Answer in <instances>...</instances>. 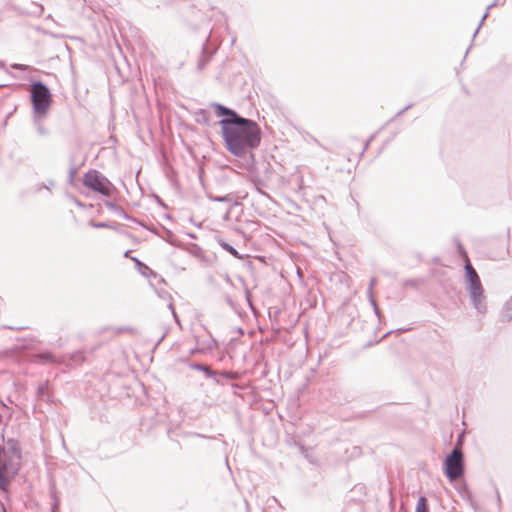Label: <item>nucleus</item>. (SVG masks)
<instances>
[{"instance_id":"f257e3e1","label":"nucleus","mask_w":512,"mask_h":512,"mask_svg":"<svg viewBox=\"0 0 512 512\" xmlns=\"http://www.w3.org/2000/svg\"><path fill=\"white\" fill-rule=\"evenodd\" d=\"M211 107L220 118L213 125H220L221 136L228 152L244 159V167L251 171L256 164L254 150L262 140V130L258 123L240 115L236 110L224 104L213 102Z\"/></svg>"},{"instance_id":"f03ea898","label":"nucleus","mask_w":512,"mask_h":512,"mask_svg":"<svg viewBox=\"0 0 512 512\" xmlns=\"http://www.w3.org/2000/svg\"><path fill=\"white\" fill-rule=\"evenodd\" d=\"M22 453L19 442L9 438L0 445V486L7 488L20 470Z\"/></svg>"},{"instance_id":"7ed1b4c3","label":"nucleus","mask_w":512,"mask_h":512,"mask_svg":"<svg viewBox=\"0 0 512 512\" xmlns=\"http://www.w3.org/2000/svg\"><path fill=\"white\" fill-rule=\"evenodd\" d=\"M464 281L473 307L478 313L484 314L487 310V306L484 302V288L480 277L471 262H466L464 264Z\"/></svg>"},{"instance_id":"20e7f679","label":"nucleus","mask_w":512,"mask_h":512,"mask_svg":"<svg viewBox=\"0 0 512 512\" xmlns=\"http://www.w3.org/2000/svg\"><path fill=\"white\" fill-rule=\"evenodd\" d=\"M30 86L32 91L29 99L32 105V114L37 117H47L53 104L50 88L42 80L36 79L31 80Z\"/></svg>"},{"instance_id":"39448f33","label":"nucleus","mask_w":512,"mask_h":512,"mask_svg":"<svg viewBox=\"0 0 512 512\" xmlns=\"http://www.w3.org/2000/svg\"><path fill=\"white\" fill-rule=\"evenodd\" d=\"M82 183L88 189L105 197H111L118 192L114 184L96 169H90L84 173Z\"/></svg>"},{"instance_id":"423d86ee","label":"nucleus","mask_w":512,"mask_h":512,"mask_svg":"<svg viewBox=\"0 0 512 512\" xmlns=\"http://www.w3.org/2000/svg\"><path fill=\"white\" fill-rule=\"evenodd\" d=\"M442 470L445 477L452 482L457 477H463L465 474V455L462 449L454 447L446 454Z\"/></svg>"},{"instance_id":"0eeeda50","label":"nucleus","mask_w":512,"mask_h":512,"mask_svg":"<svg viewBox=\"0 0 512 512\" xmlns=\"http://www.w3.org/2000/svg\"><path fill=\"white\" fill-rule=\"evenodd\" d=\"M216 52V48L208 43V40H206L202 44L201 53L197 60V70L203 71L207 64L211 61L213 55Z\"/></svg>"},{"instance_id":"6e6552de","label":"nucleus","mask_w":512,"mask_h":512,"mask_svg":"<svg viewBox=\"0 0 512 512\" xmlns=\"http://www.w3.org/2000/svg\"><path fill=\"white\" fill-rule=\"evenodd\" d=\"M30 361L39 364H57L58 359L54 353L48 350L34 352L30 356Z\"/></svg>"},{"instance_id":"1a4fd4ad","label":"nucleus","mask_w":512,"mask_h":512,"mask_svg":"<svg viewBox=\"0 0 512 512\" xmlns=\"http://www.w3.org/2000/svg\"><path fill=\"white\" fill-rule=\"evenodd\" d=\"M188 366L192 370L202 372L206 378L212 379L216 384H222V381L218 379V372L211 369L210 366L199 362H191Z\"/></svg>"},{"instance_id":"9d476101","label":"nucleus","mask_w":512,"mask_h":512,"mask_svg":"<svg viewBox=\"0 0 512 512\" xmlns=\"http://www.w3.org/2000/svg\"><path fill=\"white\" fill-rule=\"evenodd\" d=\"M133 262L135 263V267L140 274L149 278L150 281L152 279H157L158 283H163L164 279L159 276L154 270H152L147 264L139 260L137 257H132Z\"/></svg>"},{"instance_id":"9b49d317","label":"nucleus","mask_w":512,"mask_h":512,"mask_svg":"<svg viewBox=\"0 0 512 512\" xmlns=\"http://www.w3.org/2000/svg\"><path fill=\"white\" fill-rule=\"evenodd\" d=\"M104 205L107 207V209H109L110 211L118 214L123 219L131 221V222H133L135 224H140V220L139 219L130 216L120 205H118L114 201L105 200L104 201Z\"/></svg>"},{"instance_id":"f8f14e48","label":"nucleus","mask_w":512,"mask_h":512,"mask_svg":"<svg viewBox=\"0 0 512 512\" xmlns=\"http://www.w3.org/2000/svg\"><path fill=\"white\" fill-rule=\"evenodd\" d=\"M49 496L51 498V511H58L60 508V497L54 480L49 482Z\"/></svg>"},{"instance_id":"ddd939ff","label":"nucleus","mask_w":512,"mask_h":512,"mask_svg":"<svg viewBox=\"0 0 512 512\" xmlns=\"http://www.w3.org/2000/svg\"><path fill=\"white\" fill-rule=\"evenodd\" d=\"M195 122L200 125L211 126V115L205 109H198L194 112Z\"/></svg>"},{"instance_id":"4468645a","label":"nucleus","mask_w":512,"mask_h":512,"mask_svg":"<svg viewBox=\"0 0 512 512\" xmlns=\"http://www.w3.org/2000/svg\"><path fill=\"white\" fill-rule=\"evenodd\" d=\"M217 242L221 246L222 249H224L226 252H228L234 258L239 259V260H241L243 258V255L240 254L236 248H234L230 243H228L224 239L219 238L217 240Z\"/></svg>"},{"instance_id":"2eb2a0df","label":"nucleus","mask_w":512,"mask_h":512,"mask_svg":"<svg viewBox=\"0 0 512 512\" xmlns=\"http://www.w3.org/2000/svg\"><path fill=\"white\" fill-rule=\"evenodd\" d=\"M36 393H37V397L40 400L49 402L51 395H50V391H49L48 382L39 384L37 387Z\"/></svg>"},{"instance_id":"dca6fc26","label":"nucleus","mask_w":512,"mask_h":512,"mask_svg":"<svg viewBox=\"0 0 512 512\" xmlns=\"http://www.w3.org/2000/svg\"><path fill=\"white\" fill-rule=\"evenodd\" d=\"M13 415V410L7 406L0 398V424L6 419L10 420Z\"/></svg>"},{"instance_id":"f3484780","label":"nucleus","mask_w":512,"mask_h":512,"mask_svg":"<svg viewBox=\"0 0 512 512\" xmlns=\"http://www.w3.org/2000/svg\"><path fill=\"white\" fill-rule=\"evenodd\" d=\"M45 118L46 117H37L35 114H32V119H33L34 125L36 127L37 133L40 136H47L49 134V130L47 128H45L41 123L42 120Z\"/></svg>"},{"instance_id":"a211bd4d","label":"nucleus","mask_w":512,"mask_h":512,"mask_svg":"<svg viewBox=\"0 0 512 512\" xmlns=\"http://www.w3.org/2000/svg\"><path fill=\"white\" fill-rule=\"evenodd\" d=\"M208 198L213 202H223V203H232L234 205H237V202H234V196L233 194H226V195H212L209 194Z\"/></svg>"},{"instance_id":"6ab92c4d","label":"nucleus","mask_w":512,"mask_h":512,"mask_svg":"<svg viewBox=\"0 0 512 512\" xmlns=\"http://www.w3.org/2000/svg\"><path fill=\"white\" fill-rule=\"evenodd\" d=\"M454 243L456 245V251L459 257L466 262H470L468 252L466 251L464 245L458 238H454Z\"/></svg>"},{"instance_id":"aec40b11","label":"nucleus","mask_w":512,"mask_h":512,"mask_svg":"<svg viewBox=\"0 0 512 512\" xmlns=\"http://www.w3.org/2000/svg\"><path fill=\"white\" fill-rule=\"evenodd\" d=\"M502 320L511 321L512 320V296L505 303L502 311H501Z\"/></svg>"},{"instance_id":"412c9836","label":"nucleus","mask_w":512,"mask_h":512,"mask_svg":"<svg viewBox=\"0 0 512 512\" xmlns=\"http://www.w3.org/2000/svg\"><path fill=\"white\" fill-rule=\"evenodd\" d=\"M415 512H430V507L427 498L420 495L415 507Z\"/></svg>"},{"instance_id":"4be33fe9","label":"nucleus","mask_w":512,"mask_h":512,"mask_svg":"<svg viewBox=\"0 0 512 512\" xmlns=\"http://www.w3.org/2000/svg\"><path fill=\"white\" fill-rule=\"evenodd\" d=\"M88 225L90 227L98 228V229H100V228L113 229V230L117 229V224H115V223L106 222V221L96 222V221H94L92 219L89 220Z\"/></svg>"},{"instance_id":"5701e85b","label":"nucleus","mask_w":512,"mask_h":512,"mask_svg":"<svg viewBox=\"0 0 512 512\" xmlns=\"http://www.w3.org/2000/svg\"><path fill=\"white\" fill-rule=\"evenodd\" d=\"M460 494L464 499H468L471 502V506L473 509L477 512L479 510L478 504L473 500L472 494L468 489V486L466 483L463 484V488L460 490Z\"/></svg>"},{"instance_id":"b1692460","label":"nucleus","mask_w":512,"mask_h":512,"mask_svg":"<svg viewBox=\"0 0 512 512\" xmlns=\"http://www.w3.org/2000/svg\"><path fill=\"white\" fill-rule=\"evenodd\" d=\"M422 283H423V279L422 278H411V279L404 280L402 282V286L404 288L412 287V288L417 289Z\"/></svg>"},{"instance_id":"393cba45","label":"nucleus","mask_w":512,"mask_h":512,"mask_svg":"<svg viewBox=\"0 0 512 512\" xmlns=\"http://www.w3.org/2000/svg\"><path fill=\"white\" fill-rule=\"evenodd\" d=\"M70 359L75 364H81L86 360V357L83 351L77 350L71 354Z\"/></svg>"},{"instance_id":"a878e982","label":"nucleus","mask_w":512,"mask_h":512,"mask_svg":"<svg viewBox=\"0 0 512 512\" xmlns=\"http://www.w3.org/2000/svg\"><path fill=\"white\" fill-rule=\"evenodd\" d=\"M218 379H220L221 381L223 380H235L236 379V376H235V373L231 370H223L221 372H218ZM224 382H222L221 385H223Z\"/></svg>"},{"instance_id":"bb28decb","label":"nucleus","mask_w":512,"mask_h":512,"mask_svg":"<svg viewBox=\"0 0 512 512\" xmlns=\"http://www.w3.org/2000/svg\"><path fill=\"white\" fill-rule=\"evenodd\" d=\"M55 186V182L52 179H48L46 182H41L35 185V192H40L42 189L51 190Z\"/></svg>"},{"instance_id":"cd10ccee","label":"nucleus","mask_w":512,"mask_h":512,"mask_svg":"<svg viewBox=\"0 0 512 512\" xmlns=\"http://www.w3.org/2000/svg\"><path fill=\"white\" fill-rule=\"evenodd\" d=\"M10 67L12 69H15V70H18V71H21V72H31V71L35 70L31 66L26 65V64H21V63H13V64L10 65Z\"/></svg>"},{"instance_id":"c85d7f7f","label":"nucleus","mask_w":512,"mask_h":512,"mask_svg":"<svg viewBox=\"0 0 512 512\" xmlns=\"http://www.w3.org/2000/svg\"><path fill=\"white\" fill-rule=\"evenodd\" d=\"M413 103H410L408 105H406L403 109H401L400 111H398L394 117H392L391 119H389L385 125H388L390 124L391 122H393L396 118L402 116L405 112H407L408 110H410L412 107H413Z\"/></svg>"},{"instance_id":"c756f323","label":"nucleus","mask_w":512,"mask_h":512,"mask_svg":"<svg viewBox=\"0 0 512 512\" xmlns=\"http://www.w3.org/2000/svg\"><path fill=\"white\" fill-rule=\"evenodd\" d=\"M78 171V167L77 166H71L69 171H68V182L70 185H74L75 184V176H76V173Z\"/></svg>"},{"instance_id":"7c9ffc66","label":"nucleus","mask_w":512,"mask_h":512,"mask_svg":"<svg viewBox=\"0 0 512 512\" xmlns=\"http://www.w3.org/2000/svg\"><path fill=\"white\" fill-rule=\"evenodd\" d=\"M465 436H466V431L463 430L461 431L458 435H457V438H456V443H455V446L454 447H458L461 449V447L463 446L464 442H465Z\"/></svg>"},{"instance_id":"2f4dec72","label":"nucleus","mask_w":512,"mask_h":512,"mask_svg":"<svg viewBox=\"0 0 512 512\" xmlns=\"http://www.w3.org/2000/svg\"><path fill=\"white\" fill-rule=\"evenodd\" d=\"M368 297H369V302H370L371 306L373 307V310H374L376 316L378 318H380V310L377 306V302H376L375 298L373 297V294L372 293L368 294Z\"/></svg>"},{"instance_id":"473e14b6","label":"nucleus","mask_w":512,"mask_h":512,"mask_svg":"<svg viewBox=\"0 0 512 512\" xmlns=\"http://www.w3.org/2000/svg\"><path fill=\"white\" fill-rule=\"evenodd\" d=\"M368 297H369V302H370L371 306L373 307V310H374L376 316L378 318H380V310L377 306V302H376L375 298L373 297V294L372 293L368 294Z\"/></svg>"},{"instance_id":"72a5a7b5","label":"nucleus","mask_w":512,"mask_h":512,"mask_svg":"<svg viewBox=\"0 0 512 512\" xmlns=\"http://www.w3.org/2000/svg\"><path fill=\"white\" fill-rule=\"evenodd\" d=\"M225 301L233 309L235 313L240 314L238 310L239 305L229 295L225 297Z\"/></svg>"},{"instance_id":"f704fd0d","label":"nucleus","mask_w":512,"mask_h":512,"mask_svg":"<svg viewBox=\"0 0 512 512\" xmlns=\"http://www.w3.org/2000/svg\"><path fill=\"white\" fill-rule=\"evenodd\" d=\"M489 11H490V10H487V9H486L485 13L483 14V16H482V18H481V20H480V22H479V24H478V26H477L476 30L474 31L473 39L476 37V35L478 34V32H479V30L481 29L482 25L484 24V22H485L486 18H487V17H488V15H489Z\"/></svg>"},{"instance_id":"c9c22d12","label":"nucleus","mask_w":512,"mask_h":512,"mask_svg":"<svg viewBox=\"0 0 512 512\" xmlns=\"http://www.w3.org/2000/svg\"><path fill=\"white\" fill-rule=\"evenodd\" d=\"M68 198L71 201H73V203H75V205H77L78 207H80V208H84L85 207V204L82 201H80L76 196H74L72 194H69Z\"/></svg>"},{"instance_id":"e433bc0d","label":"nucleus","mask_w":512,"mask_h":512,"mask_svg":"<svg viewBox=\"0 0 512 512\" xmlns=\"http://www.w3.org/2000/svg\"><path fill=\"white\" fill-rule=\"evenodd\" d=\"M168 308L171 310V313H172V315H173L174 320H175L177 323H179V321H180V320H179V317H178V315H177V313H176V311H175L174 304H173L172 302H169V304H168Z\"/></svg>"},{"instance_id":"4c0bfd02","label":"nucleus","mask_w":512,"mask_h":512,"mask_svg":"<svg viewBox=\"0 0 512 512\" xmlns=\"http://www.w3.org/2000/svg\"><path fill=\"white\" fill-rule=\"evenodd\" d=\"M158 295L160 298H162L163 300H169V302H172V296L170 293H168L167 291H161V292H158Z\"/></svg>"},{"instance_id":"58836bf2","label":"nucleus","mask_w":512,"mask_h":512,"mask_svg":"<svg viewBox=\"0 0 512 512\" xmlns=\"http://www.w3.org/2000/svg\"><path fill=\"white\" fill-rule=\"evenodd\" d=\"M245 298H246V301H247L249 307L253 310L252 295L248 289H245Z\"/></svg>"},{"instance_id":"ea45409f","label":"nucleus","mask_w":512,"mask_h":512,"mask_svg":"<svg viewBox=\"0 0 512 512\" xmlns=\"http://www.w3.org/2000/svg\"><path fill=\"white\" fill-rule=\"evenodd\" d=\"M136 329L131 326H123L118 328V332H129V333H135Z\"/></svg>"},{"instance_id":"a19ab883","label":"nucleus","mask_w":512,"mask_h":512,"mask_svg":"<svg viewBox=\"0 0 512 512\" xmlns=\"http://www.w3.org/2000/svg\"><path fill=\"white\" fill-rule=\"evenodd\" d=\"M410 329H411V328H398V329H395V330H391V331L387 332V333L384 335V337H386V336L390 335V334H391V333H393V332H396V333H398V334H401V333H403V332H407V331H409Z\"/></svg>"},{"instance_id":"79ce46f5","label":"nucleus","mask_w":512,"mask_h":512,"mask_svg":"<svg viewBox=\"0 0 512 512\" xmlns=\"http://www.w3.org/2000/svg\"><path fill=\"white\" fill-rule=\"evenodd\" d=\"M374 137H375V134L371 135V136H370V138L365 142L364 147H363V150H362V152H361V154H360L361 156H362V155L365 153V151L368 149V147H369V145H370V143H371V141L373 140V138H374Z\"/></svg>"},{"instance_id":"37998d69","label":"nucleus","mask_w":512,"mask_h":512,"mask_svg":"<svg viewBox=\"0 0 512 512\" xmlns=\"http://www.w3.org/2000/svg\"><path fill=\"white\" fill-rule=\"evenodd\" d=\"M377 284V279L376 278H371L370 281H369V287H368V294L372 293V290L373 288L375 287V285Z\"/></svg>"},{"instance_id":"c03bdc74","label":"nucleus","mask_w":512,"mask_h":512,"mask_svg":"<svg viewBox=\"0 0 512 512\" xmlns=\"http://www.w3.org/2000/svg\"><path fill=\"white\" fill-rule=\"evenodd\" d=\"M155 200L158 203V205H160L161 207H163L165 209L167 208V205L165 204L163 199L161 197H159L158 195H155Z\"/></svg>"},{"instance_id":"a18cd8bd","label":"nucleus","mask_w":512,"mask_h":512,"mask_svg":"<svg viewBox=\"0 0 512 512\" xmlns=\"http://www.w3.org/2000/svg\"><path fill=\"white\" fill-rule=\"evenodd\" d=\"M495 492H496L497 506H498V509L500 510V508H501V498H500V494H499V491H498L497 488H495Z\"/></svg>"},{"instance_id":"49530a36","label":"nucleus","mask_w":512,"mask_h":512,"mask_svg":"<svg viewBox=\"0 0 512 512\" xmlns=\"http://www.w3.org/2000/svg\"><path fill=\"white\" fill-rule=\"evenodd\" d=\"M167 335V332L163 333L162 336L158 339V341L155 343V346H154V349H156L161 343L162 341L164 340V338L166 337Z\"/></svg>"},{"instance_id":"de8ad7c7","label":"nucleus","mask_w":512,"mask_h":512,"mask_svg":"<svg viewBox=\"0 0 512 512\" xmlns=\"http://www.w3.org/2000/svg\"><path fill=\"white\" fill-rule=\"evenodd\" d=\"M192 435L197 436V437H201V438L214 439L213 436H205V435L200 434V433H193Z\"/></svg>"},{"instance_id":"09e8293b","label":"nucleus","mask_w":512,"mask_h":512,"mask_svg":"<svg viewBox=\"0 0 512 512\" xmlns=\"http://www.w3.org/2000/svg\"><path fill=\"white\" fill-rule=\"evenodd\" d=\"M499 3H498V0H495L494 2H492L491 4H489L487 6V10H490L492 9L493 7L497 6Z\"/></svg>"},{"instance_id":"8fccbe9b","label":"nucleus","mask_w":512,"mask_h":512,"mask_svg":"<svg viewBox=\"0 0 512 512\" xmlns=\"http://www.w3.org/2000/svg\"><path fill=\"white\" fill-rule=\"evenodd\" d=\"M6 328L10 329V330H22V329H25L26 327H23V326H20V327L6 326Z\"/></svg>"},{"instance_id":"3c124183","label":"nucleus","mask_w":512,"mask_h":512,"mask_svg":"<svg viewBox=\"0 0 512 512\" xmlns=\"http://www.w3.org/2000/svg\"><path fill=\"white\" fill-rule=\"evenodd\" d=\"M170 173L174 175L175 174V170L171 169L170 172L167 174L168 177H170Z\"/></svg>"},{"instance_id":"603ef678","label":"nucleus","mask_w":512,"mask_h":512,"mask_svg":"<svg viewBox=\"0 0 512 512\" xmlns=\"http://www.w3.org/2000/svg\"><path fill=\"white\" fill-rule=\"evenodd\" d=\"M130 254V250H127L125 253H124V257H128Z\"/></svg>"},{"instance_id":"864d4df0","label":"nucleus","mask_w":512,"mask_h":512,"mask_svg":"<svg viewBox=\"0 0 512 512\" xmlns=\"http://www.w3.org/2000/svg\"><path fill=\"white\" fill-rule=\"evenodd\" d=\"M238 332H239L240 334H244V330H243V328H239V329H238Z\"/></svg>"},{"instance_id":"5fc2aeb1","label":"nucleus","mask_w":512,"mask_h":512,"mask_svg":"<svg viewBox=\"0 0 512 512\" xmlns=\"http://www.w3.org/2000/svg\"><path fill=\"white\" fill-rule=\"evenodd\" d=\"M194 248L198 251H201V248L198 245H194Z\"/></svg>"},{"instance_id":"6e6d98bb","label":"nucleus","mask_w":512,"mask_h":512,"mask_svg":"<svg viewBox=\"0 0 512 512\" xmlns=\"http://www.w3.org/2000/svg\"><path fill=\"white\" fill-rule=\"evenodd\" d=\"M0 437H1V440L4 442L5 439H4V434L3 433L0 435Z\"/></svg>"},{"instance_id":"4d7b16f0","label":"nucleus","mask_w":512,"mask_h":512,"mask_svg":"<svg viewBox=\"0 0 512 512\" xmlns=\"http://www.w3.org/2000/svg\"><path fill=\"white\" fill-rule=\"evenodd\" d=\"M165 218H166V219H171V216H170L169 214H166V215H165Z\"/></svg>"},{"instance_id":"13d9d810","label":"nucleus","mask_w":512,"mask_h":512,"mask_svg":"<svg viewBox=\"0 0 512 512\" xmlns=\"http://www.w3.org/2000/svg\"><path fill=\"white\" fill-rule=\"evenodd\" d=\"M6 86H7V84H0V88L6 87Z\"/></svg>"},{"instance_id":"bf43d9fd","label":"nucleus","mask_w":512,"mask_h":512,"mask_svg":"<svg viewBox=\"0 0 512 512\" xmlns=\"http://www.w3.org/2000/svg\"><path fill=\"white\" fill-rule=\"evenodd\" d=\"M139 225L143 226V227H144V229H147V226H144V225L142 224V222H141V221H140V224H139Z\"/></svg>"},{"instance_id":"052dcab7","label":"nucleus","mask_w":512,"mask_h":512,"mask_svg":"<svg viewBox=\"0 0 512 512\" xmlns=\"http://www.w3.org/2000/svg\"><path fill=\"white\" fill-rule=\"evenodd\" d=\"M470 47L466 50L465 56L469 53Z\"/></svg>"},{"instance_id":"680f3d73","label":"nucleus","mask_w":512,"mask_h":512,"mask_svg":"<svg viewBox=\"0 0 512 512\" xmlns=\"http://www.w3.org/2000/svg\"><path fill=\"white\" fill-rule=\"evenodd\" d=\"M225 462H226V464H228V458L227 457L225 459ZM227 466L229 467V465H227Z\"/></svg>"},{"instance_id":"e2e57ef3","label":"nucleus","mask_w":512,"mask_h":512,"mask_svg":"<svg viewBox=\"0 0 512 512\" xmlns=\"http://www.w3.org/2000/svg\"><path fill=\"white\" fill-rule=\"evenodd\" d=\"M4 66V63L3 62H0V67H3Z\"/></svg>"},{"instance_id":"0e129e2a","label":"nucleus","mask_w":512,"mask_h":512,"mask_svg":"<svg viewBox=\"0 0 512 512\" xmlns=\"http://www.w3.org/2000/svg\"><path fill=\"white\" fill-rule=\"evenodd\" d=\"M2 303V298L0 297V304Z\"/></svg>"},{"instance_id":"69168bd1","label":"nucleus","mask_w":512,"mask_h":512,"mask_svg":"<svg viewBox=\"0 0 512 512\" xmlns=\"http://www.w3.org/2000/svg\"><path fill=\"white\" fill-rule=\"evenodd\" d=\"M50 512H58V511H51V510H50Z\"/></svg>"},{"instance_id":"338daca9","label":"nucleus","mask_w":512,"mask_h":512,"mask_svg":"<svg viewBox=\"0 0 512 512\" xmlns=\"http://www.w3.org/2000/svg\"><path fill=\"white\" fill-rule=\"evenodd\" d=\"M5 512V511H4Z\"/></svg>"}]
</instances>
